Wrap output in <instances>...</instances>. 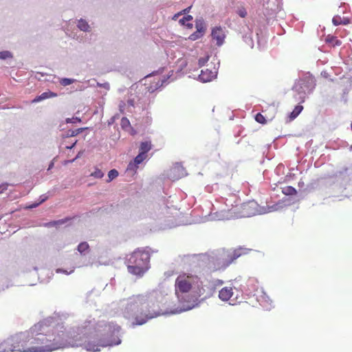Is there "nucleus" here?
Returning a JSON list of instances; mask_svg holds the SVG:
<instances>
[{
	"label": "nucleus",
	"mask_w": 352,
	"mask_h": 352,
	"mask_svg": "<svg viewBox=\"0 0 352 352\" xmlns=\"http://www.w3.org/2000/svg\"><path fill=\"white\" fill-rule=\"evenodd\" d=\"M85 331V327H80L78 331H68L60 320L50 317L35 324L28 331L8 338L6 346L11 351L19 352H46L78 347L82 339L76 333Z\"/></svg>",
	"instance_id": "nucleus-1"
},
{
	"label": "nucleus",
	"mask_w": 352,
	"mask_h": 352,
	"mask_svg": "<svg viewBox=\"0 0 352 352\" xmlns=\"http://www.w3.org/2000/svg\"><path fill=\"white\" fill-rule=\"evenodd\" d=\"M80 327H85L86 331L76 333L82 339L78 346H83L88 351H99L100 347L116 345L121 342L118 337L120 327L113 322L100 325L96 330L91 321H85L80 325L69 329L68 331H78Z\"/></svg>",
	"instance_id": "nucleus-2"
},
{
	"label": "nucleus",
	"mask_w": 352,
	"mask_h": 352,
	"mask_svg": "<svg viewBox=\"0 0 352 352\" xmlns=\"http://www.w3.org/2000/svg\"><path fill=\"white\" fill-rule=\"evenodd\" d=\"M247 252V249L241 247L220 250L210 258L208 269L210 273L224 271L234 261Z\"/></svg>",
	"instance_id": "nucleus-3"
},
{
	"label": "nucleus",
	"mask_w": 352,
	"mask_h": 352,
	"mask_svg": "<svg viewBox=\"0 0 352 352\" xmlns=\"http://www.w3.org/2000/svg\"><path fill=\"white\" fill-rule=\"evenodd\" d=\"M146 302L143 295L133 296L129 298L128 302L124 309V316L129 320H134L133 324L142 325L149 319L157 316L155 313H143L142 306Z\"/></svg>",
	"instance_id": "nucleus-4"
},
{
	"label": "nucleus",
	"mask_w": 352,
	"mask_h": 352,
	"mask_svg": "<svg viewBox=\"0 0 352 352\" xmlns=\"http://www.w3.org/2000/svg\"><path fill=\"white\" fill-rule=\"evenodd\" d=\"M150 255L147 251L135 250L128 259L127 269L129 273L142 276L148 269Z\"/></svg>",
	"instance_id": "nucleus-5"
},
{
	"label": "nucleus",
	"mask_w": 352,
	"mask_h": 352,
	"mask_svg": "<svg viewBox=\"0 0 352 352\" xmlns=\"http://www.w3.org/2000/svg\"><path fill=\"white\" fill-rule=\"evenodd\" d=\"M199 278L196 275L182 274H179L175 280V294L178 295L179 293H188L192 287L198 285Z\"/></svg>",
	"instance_id": "nucleus-6"
},
{
	"label": "nucleus",
	"mask_w": 352,
	"mask_h": 352,
	"mask_svg": "<svg viewBox=\"0 0 352 352\" xmlns=\"http://www.w3.org/2000/svg\"><path fill=\"white\" fill-rule=\"evenodd\" d=\"M258 204L254 201L243 203L240 206L241 217H250L258 213Z\"/></svg>",
	"instance_id": "nucleus-7"
},
{
	"label": "nucleus",
	"mask_w": 352,
	"mask_h": 352,
	"mask_svg": "<svg viewBox=\"0 0 352 352\" xmlns=\"http://www.w3.org/2000/svg\"><path fill=\"white\" fill-rule=\"evenodd\" d=\"M212 40L216 41L218 46L221 45L226 37L223 30L221 27H215L212 30L211 33Z\"/></svg>",
	"instance_id": "nucleus-8"
},
{
	"label": "nucleus",
	"mask_w": 352,
	"mask_h": 352,
	"mask_svg": "<svg viewBox=\"0 0 352 352\" xmlns=\"http://www.w3.org/2000/svg\"><path fill=\"white\" fill-rule=\"evenodd\" d=\"M146 157L147 155H144L139 153V154L135 157L134 160L129 162L126 170L135 173L139 164H140L146 158Z\"/></svg>",
	"instance_id": "nucleus-9"
},
{
	"label": "nucleus",
	"mask_w": 352,
	"mask_h": 352,
	"mask_svg": "<svg viewBox=\"0 0 352 352\" xmlns=\"http://www.w3.org/2000/svg\"><path fill=\"white\" fill-rule=\"evenodd\" d=\"M216 76V72L210 70L208 69H202L199 76L201 81L206 82H210Z\"/></svg>",
	"instance_id": "nucleus-10"
},
{
	"label": "nucleus",
	"mask_w": 352,
	"mask_h": 352,
	"mask_svg": "<svg viewBox=\"0 0 352 352\" xmlns=\"http://www.w3.org/2000/svg\"><path fill=\"white\" fill-rule=\"evenodd\" d=\"M233 296V288L232 287H224L219 292V298L222 301H228Z\"/></svg>",
	"instance_id": "nucleus-11"
},
{
	"label": "nucleus",
	"mask_w": 352,
	"mask_h": 352,
	"mask_svg": "<svg viewBox=\"0 0 352 352\" xmlns=\"http://www.w3.org/2000/svg\"><path fill=\"white\" fill-rule=\"evenodd\" d=\"M57 96V94L52 92L51 91H45L41 94V95L36 96L33 100V103L38 102L41 100L48 99L50 98H54Z\"/></svg>",
	"instance_id": "nucleus-12"
},
{
	"label": "nucleus",
	"mask_w": 352,
	"mask_h": 352,
	"mask_svg": "<svg viewBox=\"0 0 352 352\" xmlns=\"http://www.w3.org/2000/svg\"><path fill=\"white\" fill-rule=\"evenodd\" d=\"M72 219L73 218H72V217H66L65 219H59L57 221H50L48 223H45L44 226L45 227L58 226L63 225V224L68 222L69 221L72 220Z\"/></svg>",
	"instance_id": "nucleus-13"
},
{
	"label": "nucleus",
	"mask_w": 352,
	"mask_h": 352,
	"mask_svg": "<svg viewBox=\"0 0 352 352\" xmlns=\"http://www.w3.org/2000/svg\"><path fill=\"white\" fill-rule=\"evenodd\" d=\"M303 109V107L302 105H297L294 109L293 111L289 115V120L288 122H291L294 120L297 116L301 113Z\"/></svg>",
	"instance_id": "nucleus-14"
},
{
	"label": "nucleus",
	"mask_w": 352,
	"mask_h": 352,
	"mask_svg": "<svg viewBox=\"0 0 352 352\" xmlns=\"http://www.w3.org/2000/svg\"><path fill=\"white\" fill-rule=\"evenodd\" d=\"M152 146L151 142H143L140 146V153L147 155L146 153L151 149Z\"/></svg>",
	"instance_id": "nucleus-15"
},
{
	"label": "nucleus",
	"mask_w": 352,
	"mask_h": 352,
	"mask_svg": "<svg viewBox=\"0 0 352 352\" xmlns=\"http://www.w3.org/2000/svg\"><path fill=\"white\" fill-rule=\"evenodd\" d=\"M332 23L334 25H347L349 23V20L346 18H341V16L337 15L332 19Z\"/></svg>",
	"instance_id": "nucleus-16"
},
{
	"label": "nucleus",
	"mask_w": 352,
	"mask_h": 352,
	"mask_svg": "<svg viewBox=\"0 0 352 352\" xmlns=\"http://www.w3.org/2000/svg\"><path fill=\"white\" fill-rule=\"evenodd\" d=\"M325 41L327 43L331 44L332 46H339L342 44L341 41L338 40L336 36L328 35L326 38Z\"/></svg>",
	"instance_id": "nucleus-17"
},
{
	"label": "nucleus",
	"mask_w": 352,
	"mask_h": 352,
	"mask_svg": "<svg viewBox=\"0 0 352 352\" xmlns=\"http://www.w3.org/2000/svg\"><path fill=\"white\" fill-rule=\"evenodd\" d=\"M77 250L80 252V254H85L89 251V245L85 241L81 242L78 245Z\"/></svg>",
	"instance_id": "nucleus-18"
},
{
	"label": "nucleus",
	"mask_w": 352,
	"mask_h": 352,
	"mask_svg": "<svg viewBox=\"0 0 352 352\" xmlns=\"http://www.w3.org/2000/svg\"><path fill=\"white\" fill-rule=\"evenodd\" d=\"M282 192L285 195H294L297 194V190L290 186L283 188Z\"/></svg>",
	"instance_id": "nucleus-19"
},
{
	"label": "nucleus",
	"mask_w": 352,
	"mask_h": 352,
	"mask_svg": "<svg viewBox=\"0 0 352 352\" xmlns=\"http://www.w3.org/2000/svg\"><path fill=\"white\" fill-rule=\"evenodd\" d=\"M78 27L80 30L84 32H87L89 31V25L88 23L83 19H80L78 21Z\"/></svg>",
	"instance_id": "nucleus-20"
},
{
	"label": "nucleus",
	"mask_w": 352,
	"mask_h": 352,
	"mask_svg": "<svg viewBox=\"0 0 352 352\" xmlns=\"http://www.w3.org/2000/svg\"><path fill=\"white\" fill-rule=\"evenodd\" d=\"M197 32L204 34L206 31V26L202 20L196 21Z\"/></svg>",
	"instance_id": "nucleus-21"
},
{
	"label": "nucleus",
	"mask_w": 352,
	"mask_h": 352,
	"mask_svg": "<svg viewBox=\"0 0 352 352\" xmlns=\"http://www.w3.org/2000/svg\"><path fill=\"white\" fill-rule=\"evenodd\" d=\"M192 20V16L190 15H187L184 16L182 19L179 20V23L184 25L187 26L188 28H191L192 27V23H186L187 21H190Z\"/></svg>",
	"instance_id": "nucleus-22"
},
{
	"label": "nucleus",
	"mask_w": 352,
	"mask_h": 352,
	"mask_svg": "<svg viewBox=\"0 0 352 352\" xmlns=\"http://www.w3.org/2000/svg\"><path fill=\"white\" fill-rule=\"evenodd\" d=\"M118 176V171L116 169L111 170L108 173V180L107 182H109L116 178Z\"/></svg>",
	"instance_id": "nucleus-23"
},
{
	"label": "nucleus",
	"mask_w": 352,
	"mask_h": 352,
	"mask_svg": "<svg viewBox=\"0 0 352 352\" xmlns=\"http://www.w3.org/2000/svg\"><path fill=\"white\" fill-rule=\"evenodd\" d=\"M91 176L94 177V178L100 179L104 176V173L100 169L96 168V170L91 173Z\"/></svg>",
	"instance_id": "nucleus-24"
},
{
	"label": "nucleus",
	"mask_w": 352,
	"mask_h": 352,
	"mask_svg": "<svg viewBox=\"0 0 352 352\" xmlns=\"http://www.w3.org/2000/svg\"><path fill=\"white\" fill-rule=\"evenodd\" d=\"M255 120H256V121L257 122H258L260 124H263L266 123V120H265V117L261 113H258L256 115Z\"/></svg>",
	"instance_id": "nucleus-25"
},
{
	"label": "nucleus",
	"mask_w": 352,
	"mask_h": 352,
	"mask_svg": "<svg viewBox=\"0 0 352 352\" xmlns=\"http://www.w3.org/2000/svg\"><path fill=\"white\" fill-rule=\"evenodd\" d=\"M74 79H71V78H62L60 80V83L63 85V86H67V85H69L71 84H72L74 82Z\"/></svg>",
	"instance_id": "nucleus-26"
},
{
	"label": "nucleus",
	"mask_w": 352,
	"mask_h": 352,
	"mask_svg": "<svg viewBox=\"0 0 352 352\" xmlns=\"http://www.w3.org/2000/svg\"><path fill=\"white\" fill-rule=\"evenodd\" d=\"M203 35L204 34H202L198 32H195L193 34L190 35L189 38L192 41H195V40L201 38Z\"/></svg>",
	"instance_id": "nucleus-27"
},
{
	"label": "nucleus",
	"mask_w": 352,
	"mask_h": 352,
	"mask_svg": "<svg viewBox=\"0 0 352 352\" xmlns=\"http://www.w3.org/2000/svg\"><path fill=\"white\" fill-rule=\"evenodd\" d=\"M12 55H11V53L8 51H3V52H0V58L1 59H6L8 58H10L11 57Z\"/></svg>",
	"instance_id": "nucleus-28"
},
{
	"label": "nucleus",
	"mask_w": 352,
	"mask_h": 352,
	"mask_svg": "<svg viewBox=\"0 0 352 352\" xmlns=\"http://www.w3.org/2000/svg\"><path fill=\"white\" fill-rule=\"evenodd\" d=\"M209 60V56L200 58L198 60L199 65L200 67L204 66Z\"/></svg>",
	"instance_id": "nucleus-29"
},
{
	"label": "nucleus",
	"mask_w": 352,
	"mask_h": 352,
	"mask_svg": "<svg viewBox=\"0 0 352 352\" xmlns=\"http://www.w3.org/2000/svg\"><path fill=\"white\" fill-rule=\"evenodd\" d=\"M81 120L80 118H78L77 117L76 118H67L66 122L67 123H75V122H80Z\"/></svg>",
	"instance_id": "nucleus-30"
},
{
	"label": "nucleus",
	"mask_w": 352,
	"mask_h": 352,
	"mask_svg": "<svg viewBox=\"0 0 352 352\" xmlns=\"http://www.w3.org/2000/svg\"><path fill=\"white\" fill-rule=\"evenodd\" d=\"M237 13L242 18H244L247 16V12L244 8H241V9H239Z\"/></svg>",
	"instance_id": "nucleus-31"
},
{
	"label": "nucleus",
	"mask_w": 352,
	"mask_h": 352,
	"mask_svg": "<svg viewBox=\"0 0 352 352\" xmlns=\"http://www.w3.org/2000/svg\"><path fill=\"white\" fill-rule=\"evenodd\" d=\"M82 130H83L82 129H78L75 130V131H72L70 132V133H68V136H70V137L76 136L78 134H79L80 132H82Z\"/></svg>",
	"instance_id": "nucleus-32"
},
{
	"label": "nucleus",
	"mask_w": 352,
	"mask_h": 352,
	"mask_svg": "<svg viewBox=\"0 0 352 352\" xmlns=\"http://www.w3.org/2000/svg\"><path fill=\"white\" fill-rule=\"evenodd\" d=\"M41 200L40 201V202H39V203L36 204H34V205L31 206L30 208H34V207L38 206L40 204H41V203L44 202L45 200H47V197H46V196H45V195H42V196L41 197Z\"/></svg>",
	"instance_id": "nucleus-33"
},
{
	"label": "nucleus",
	"mask_w": 352,
	"mask_h": 352,
	"mask_svg": "<svg viewBox=\"0 0 352 352\" xmlns=\"http://www.w3.org/2000/svg\"><path fill=\"white\" fill-rule=\"evenodd\" d=\"M129 120L126 118H122V120H121V125L122 127L126 126V125H129Z\"/></svg>",
	"instance_id": "nucleus-34"
},
{
	"label": "nucleus",
	"mask_w": 352,
	"mask_h": 352,
	"mask_svg": "<svg viewBox=\"0 0 352 352\" xmlns=\"http://www.w3.org/2000/svg\"><path fill=\"white\" fill-rule=\"evenodd\" d=\"M76 144V141H75L71 144H68L67 145L65 146V148L71 149L75 146Z\"/></svg>",
	"instance_id": "nucleus-35"
},
{
	"label": "nucleus",
	"mask_w": 352,
	"mask_h": 352,
	"mask_svg": "<svg viewBox=\"0 0 352 352\" xmlns=\"http://www.w3.org/2000/svg\"><path fill=\"white\" fill-rule=\"evenodd\" d=\"M7 189V185H2L0 186V193Z\"/></svg>",
	"instance_id": "nucleus-36"
},
{
	"label": "nucleus",
	"mask_w": 352,
	"mask_h": 352,
	"mask_svg": "<svg viewBox=\"0 0 352 352\" xmlns=\"http://www.w3.org/2000/svg\"><path fill=\"white\" fill-rule=\"evenodd\" d=\"M223 281L222 280H217V285H223Z\"/></svg>",
	"instance_id": "nucleus-37"
},
{
	"label": "nucleus",
	"mask_w": 352,
	"mask_h": 352,
	"mask_svg": "<svg viewBox=\"0 0 352 352\" xmlns=\"http://www.w3.org/2000/svg\"><path fill=\"white\" fill-rule=\"evenodd\" d=\"M79 157V155H76V157L75 159H74L73 160H72V162H74L76 158H78Z\"/></svg>",
	"instance_id": "nucleus-38"
},
{
	"label": "nucleus",
	"mask_w": 352,
	"mask_h": 352,
	"mask_svg": "<svg viewBox=\"0 0 352 352\" xmlns=\"http://www.w3.org/2000/svg\"><path fill=\"white\" fill-rule=\"evenodd\" d=\"M187 11V9H184L183 12L185 13Z\"/></svg>",
	"instance_id": "nucleus-39"
}]
</instances>
